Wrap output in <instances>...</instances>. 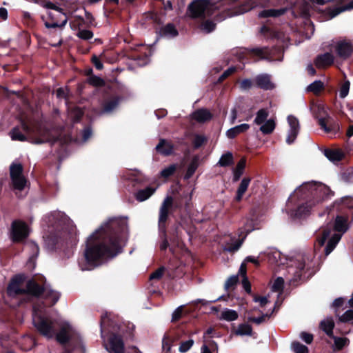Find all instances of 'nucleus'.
Listing matches in <instances>:
<instances>
[{"label": "nucleus", "instance_id": "obj_9", "mask_svg": "<svg viewBox=\"0 0 353 353\" xmlns=\"http://www.w3.org/2000/svg\"><path fill=\"white\" fill-rule=\"evenodd\" d=\"M304 268L305 263L301 256H299L296 259L287 260L286 269L288 279L290 282H295L299 280L304 271Z\"/></svg>", "mask_w": 353, "mask_h": 353}, {"label": "nucleus", "instance_id": "obj_24", "mask_svg": "<svg viewBox=\"0 0 353 353\" xmlns=\"http://www.w3.org/2000/svg\"><path fill=\"white\" fill-rule=\"evenodd\" d=\"M249 128L250 125L248 124L243 123L229 129L226 132V136L229 139H234L238 134L246 132Z\"/></svg>", "mask_w": 353, "mask_h": 353}, {"label": "nucleus", "instance_id": "obj_58", "mask_svg": "<svg viewBox=\"0 0 353 353\" xmlns=\"http://www.w3.org/2000/svg\"><path fill=\"white\" fill-rule=\"evenodd\" d=\"M252 86V81L249 79H243L240 83V88L243 90H248Z\"/></svg>", "mask_w": 353, "mask_h": 353}, {"label": "nucleus", "instance_id": "obj_38", "mask_svg": "<svg viewBox=\"0 0 353 353\" xmlns=\"http://www.w3.org/2000/svg\"><path fill=\"white\" fill-rule=\"evenodd\" d=\"M232 163L233 155L231 152H229L223 154L218 162V164L221 167H226L232 165Z\"/></svg>", "mask_w": 353, "mask_h": 353}, {"label": "nucleus", "instance_id": "obj_56", "mask_svg": "<svg viewBox=\"0 0 353 353\" xmlns=\"http://www.w3.org/2000/svg\"><path fill=\"white\" fill-rule=\"evenodd\" d=\"M340 320L343 322H347L353 320V310H349L346 311L341 317Z\"/></svg>", "mask_w": 353, "mask_h": 353}, {"label": "nucleus", "instance_id": "obj_46", "mask_svg": "<svg viewBox=\"0 0 353 353\" xmlns=\"http://www.w3.org/2000/svg\"><path fill=\"white\" fill-rule=\"evenodd\" d=\"M206 141L205 136L196 134L194 136L192 143L195 148L201 147Z\"/></svg>", "mask_w": 353, "mask_h": 353}, {"label": "nucleus", "instance_id": "obj_31", "mask_svg": "<svg viewBox=\"0 0 353 353\" xmlns=\"http://www.w3.org/2000/svg\"><path fill=\"white\" fill-rule=\"evenodd\" d=\"M334 323L332 318H327L321 322V328L330 336L333 334Z\"/></svg>", "mask_w": 353, "mask_h": 353}, {"label": "nucleus", "instance_id": "obj_13", "mask_svg": "<svg viewBox=\"0 0 353 353\" xmlns=\"http://www.w3.org/2000/svg\"><path fill=\"white\" fill-rule=\"evenodd\" d=\"M332 46L338 56L343 59L348 58L353 52L352 44L345 39L332 41Z\"/></svg>", "mask_w": 353, "mask_h": 353}, {"label": "nucleus", "instance_id": "obj_60", "mask_svg": "<svg viewBox=\"0 0 353 353\" xmlns=\"http://www.w3.org/2000/svg\"><path fill=\"white\" fill-rule=\"evenodd\" d=\"M301 338L303 341H304L306 343L310 344L313 341L312 334L307 332H302L301 334Z\"/></svg>", "mask_w": 353, "mask_h": 353}, {"label": "nucleus", "instance_id": "obj_44", "mask_svg": "<svg viewBox=\"0 0 353 353\" xmlns=\"http://www.w3.org/2000/svg\"><path fill=\"white\" fill-rule=\"evenodd\" d=\"M83 114V112L81 108H75L70 112L69 115L72 120L77 121L82 117Z\"/></svg>", "mask_w": 353, "mask_h": 353}, {"label": "nucleus", "instance_id": "obj_5", "mask_svg": "<svg viewBox=\"0 0 353 353\" xmlns=\"http://www.w3.org/2000/svg\"><path fill=\"white\" fill-rule=\"evenodd\" d=\"M10 137L13 141H24L27 140V136H29L34 143H43L54 140L51 136V132L48 130L41 128L34 129L29 126L25 122H22L21 128H14L10 132Z\"/></svg>", "mask_w": 353, "mask_h": 353}, {"label": "nucleus", "instance_id": "obj_30", "mask_svg": "<svg viewBox=\"0 0 353 353\" xmlns=\"http://www.w3.org/2000/svg\"><path fill=\"white\" fill-rule=\"evenodd\" d=\"M246 160L243 158L237 163L236 168L233 170V181H237L240 179L245 168Z\"/></svg>", "mask_w": 353, "mask_h": 353}, {"label": "nucleus", "instance_id": "obj_49", "mask_svg": "<svg viewBox=\"0 0 353 353\" xmlns=\"http://www.w3.org/2000/svg\"><path fill=\"white\" fill-rule=\"evenodd\" d=\"M270 315V314H269V312H267L265 314H263L259 317H249L248 320L249 321L255 323L256 324H260L264 322L266 320V319L269 318Z\"/></svg>", "mask_w": 353, "mask_h": 353}, {"label": "nucleus", "instance_id": "obj_26", "mask_svg": "<svg viewBox=\"0 0 353 353\" xmlns=\"http://www.w3.org/2000/svg\"><path fill=\"white\" fill-rule=\"evenodd\" d=\"M156 150L158 152L162 154L169 155L172 152L173 145L171 143L164 139H161L156 146Z\"/></svg>", "mask_w": 353, "mask_h": 353}, {"label": "nucleus", "instance_id": "obj_18", "mask_svg": "<svg viewBox=\"0 0 353 353\" xmlns=\"http://www.w3.org/2000/svg\"><path fill=\"white\" fill-rule=\"evenodd\" d=\"M321 128L327 134H336L339 131V125L330 117L319 119Z\"/></svg>", "mask_w": 353, "mask_h": 353}, {"label": "nucleus", "instance_id": "obj_35", "mask_svg": "<svg viewBox=\"0 0 353 353\" xmlns=\"http://www.w3.org/2000/svg\"><path fill=\"white\" fill-rule=\"evenodd\" d=\"M324 88V83L320 81H314L313 83H310L307 88V91L311 92L314 94H319Z\"/></svg>", "mask_w": 353, "mask_h": 353}, {"label": "nucleus", "instance_id": "obj_55", "mask_svg": "<svg viewBox=\"0 0 353 353\" xmlns=\"http://www.w3.org/2000/svg\"><path fill=\"white\" fill-rule=\"evenodd\" d=\"M163 272H164V268H163V267L159 268L155 272H154L153 273H152L150 274V279H151V280L160 279L162 277Z\"/></svg>", "mask_w": 353, "mask_h": 353}, {"label": "nucleus", "instance_id": "obj_27", "mask_svg": "<svg viewBox=\"0 0 353 353\" xmlns=\"http://www.w3.org/2000/svg\"><path fill=\"white\" fill-rule=\"evenodd\" d=\"M250 181L251 179L249 177H244L241 180L236 191V200L237 201H240L242 199L243 196L248 188Z\"/></svg>", "mask_w": 353, "mask_h": 353}, {"label": "nucleus", "instance_id": "obj_16", "mask_svg": "<svg viewBox=\"0 0 353 353\" xmlns=\"http://www.w3.org/2000/svg\"><path fill=\"white\" fill-rule=\"evenodd\" d=\"M173 203V199L171 196H168L161 204L159 210V226L160 229H164L165 226V222L168 217L169 210L172 207Z\"/></svg>", "mask_w": 353, "mask_h": 353}, {"label": "nucleus", "instance_id": "obj_32", "mask_svg": "<svg viewBox=\"0 0 353 353\" xmlns=\"http://www.w3.org/2000/svg\"><path fill=\"white\" fill-rule=\"evenodd\" d=\"M325 155L331 161L336 162L342 159L343 153L340 150H326Z\"/></svg>", "mask_w": 353, "mask_h": 353}, {"label": "nucleus", "instance_id": "obj_57", "mask_svg": "<svg viewBox=\"0 0 353 353\" xmlns=\"http://www.w3.org/2000/svg\"><path fill=\"white\" fill-rule=\"evenodd\" d=\"M164 32L166 34L170 36H176L177 34V30L174 28V26L172 24H168L165 27Z\"/></svg>", "mask_w": 353, "mask_h": 353}, {"label": "nucleus", "instance_id": "obj_11", "mask_svg": "<svg viewBox=\"0 0 353 353\" xmlns=\"http://www.w3.org/2000/svg\"><path fill=\"white\" fill-rule=\"evenodd\" d=\"M10 176L14 189L22 190L26 183L23 172V166L21 163H12L10 168Z\"/></svg>", "mask_w": 353, "mask_h": 353}, {"label": "nucleus", "instance_id": "obj_7", "mask_svg": "<svg viewBox=\"0 0 353 353\" xmlns=\"http://www.w3.org/2000/svg\"><path fill=\"white\" fill-rule=\"evenodd\" d=\"M43 7L49 9L48 17L49 20H45V26L48 28H63L68 21V17L62 11V9L58 8L53 3L47 2L43 4Z\"/></svg>", "mask_w": 353, "mask_h": 353}, {"label": "nucleus", "instance_id": "obj_59", "mask_svg": "<svg viewBox=\"0 0 353 353\" xmlns=\"http://www.w3.org/2000/svg\"><path fill=\"white\" fill-rule=\"evenodd\" d=\"M235 70H236V68H234V67H231V68H228L221 74V76L219 77V81H221L224 80L225 78H227L228 77L231 75L232 73H234Z\"/></svg>", "mask_w": 353, "mask_h": 353}, {"label": "nucleus", "instance_id": "obj_47", "mask_svg": "<svg viewBox=\"0 0 353 353\" xmlns=\"http://www.w3.org/2000/svg\"><path fill=\"white\" fill-rule=\"evenodd\" d=\"M77 36L81 39L88 40L93 37V33L88 30H79Z\"/></svg>", "mask_w": 353, "mask_h": 353}, {"label": "nucleus", "instance_id": "obj_6", "mask_svg": "<svg viewBox=\"0 0 353 353\" xmlns=\"http://www.w3.org/2000/svg\"><path fill=\"white\" fill-rule=\"evenodd\" d=\"M23 281V276L18 275L14 276L9 285L7 292L9 296H14L21 294H29L34 296H39L43 292L42 288L33 281H29L26 283V288H21Z\"/></svg>", "mask_w": 353, "mask_h": 353}, {"label": "nucleus", "instance_id": "obj_61", "mask_svg": "<svg viewBox=\"0 0 353 353\" xmlns=\"http://www.w3.org/2000/svg\"><path fill=\"white\" fill-rule=\"evenodd\" d=\"M162 348L163 351L169 352L171 349L170 341L168 338L164 337L162 340Z\"/></svg>", "mask_w": 353, "mask_h": 353}, {"label": "nucleus", "instance_id": "obj_36", "mask_svg": "<svg viewBox=\"0 0 353 353\" xmlns=\"http://www.w3.org/2000/svg\"><path fill=\"white\" fill-rule=\"evenodd\" d=\"M252 54L258 57L259 59H268L270 56L269 49L267 48H257L250 50Z\"/></svg>", "mask_w": 353, "mask_h": 353}, {"label": "nucleus", "instance_id": "obj_19", "mask_svg": "<svg viewBox=\"0 0 353 353\" xmlns=\"http://www.w3.org/2000/svg\"><path fill=\"white\" fill-rule=\"evenodd\" d=\"M265 254L268 256L269 263L272 265H276L278 266L281 265H284L285 263L283 262V260H288L284 256H282L281 253L276 248H268L265 252Z\"/></svg>", "mask_w": 353, "mask_h": 353}, {"label": "nucleus", "instance_id": "obj_41", "mask_svg": "<svg viewBox=\"0 0 353 353\" xmlns=\"http://www.w3.org/2000/svg\"><path fill=\"white\" fill-rule=\"evenodd\" d=\"M176 169V165L174 164L170 165L167 168H165L161 172V176L163 178H168L172 175Z\"/></svg>", "mask_w": 353, "mask_h": 353}, {"label": "nucleus", "instance_id": "obj_29", "mask_svg": "<svg viewBox=\"0 0 353 353\" xmlns=\"http://www.w3.org/2000/svg\"><path fill=\"white\" fill-rule=\"evenodd\" d=\"M155 190V188L148 187L145 189L139 190L136 193L135 197L139 201H144L150 197Z\"/></svg>", "mask_w": 353, "mask_h": 353}, {"label": "nucleus", "instance_id": "obj_40", "mask_svg": "<svg viewBox=\"0 0 353 353\" xmlns=\"http://www.w3.org/2000/svg\"><path fill=\"white\" fill-rule=\"evenodd\" d=\"M350 83L348 81H345L341 85L339 94L341 99H344L347 96L350 90Z\"/></svg>", "mask_w": 353, "mask_h": 353}, {"label": "nucleus", "instance_id": "obj_42", "mask_svg": "<svg viewBox=\"0 0 353 353\" xmlns=\"http://www.w3.org/2000/svg\"><path fill=\"white\" fill-rule=\"evenodd\" d=\"M194 341L192 339H189L185 341H183L181 343L179 350L181 353H185L188 352L193 345Z\"/></svg>", "mask_w": 353, "mask_h": 353}, {"label": "nucleus", "instance_id": "obj_23", "mask_svg": "<svg viewBox=\"0 0 353 353\" xmlns=\"http://www.w3.org/2000/svg\"><path fill=\"white\" fill-rule=\"evenodd\" d=\"M286 11V8L264 10L260 12L258 16L259 18L278 17L284 14Z\"/></svg>", "mask_w": 353, "mask_h": 353}, {"label": "nucleus", "instance_id": "obj_1", "mask_svg": "<svg viewBox=\"0 0 353 353\" xmlns=\"http://www.w3.org/2000/svg\"><path fill=\"white\" fill-rule=\"evenodd\" d=\"M128 223L124 219L112 218L88 239L85 258L93 264L102 258L113 257L125 244Z\"/></svg>", "mask_w": 353, "mask_h": 353}, {"label": "nucleus", "instance_id": "obj_43", "mask_svg": "<svg viewBox=\"0 0 353 353\" xmlns=\"http://www.w3.org/2000/svg\"><path fill=\"white\" fill-rule=\"evenodd\" d=\"M292 346L296 353H308L307 347L299 342L292 343Z\"/></svg>", "mask_w": 353, "mask_h": 353}, {"label": "nucleus", "instance_id": "obj_20", "mask_svg": "<svg viewBox=\"0 0 353 353\" xmlns=\"http://www.w3.org/2000/svg\"><path fill=\"white\" fill-rule=\"evenodd\" d=\"M334 59V56L332 54L327 52L323 54L319 55L314 61V64L317 68H326L333 63Z\"/></svg>", "mask_w": 353, "mask_h": 353}, {"label": "nucleus", "instance_id": "obj_52", "mask_svg": "<svg viewBox=\"0 0 353 353\" xmlns=\"http://www.w3.org/2000/svg\"><path fill=\"white\" fill-rule=\"evenodd\" d=\"M239 281V278L237 276H230L227 281L225 282V287L227 290L232 288L234 285H235Z\"/></svg>", "mask_w": 353, "mask_h": 353}, {"label": "nucleus", "instance_id": "obj_51", "mask_svg": "<svg viewBox=\"0 0 353 353\" xmlns=\"http://www.w3.org/2000/svg\"><path fill=\"white\" fill-rule=\"evenodd\" d=\"M197 168V163L196 161H193L190 165L188 166L187 172L185 174V178L189 179L192 176V175L194 173Z\"/></svg>", "mask_w": 353, "mask_h": 353}, {"label": "nucleus", "instance_id": "obj_22", "mask_svg": "<svg viewBox=\"0 0 353 353\" xmlns=\"http://www.w3.org/2000/svg\"><path fill=\"white\" fill-rule=\"evenodd\" d=\"M192 117L199 123H204L211 119L212 114L207 109H199L192 113Z\"/></svg>", "mask_w": 353, "mask_h": 353}, {"label": "nucleus", "instance_id": "obj_2", "mask_svg": "<svg viewBox=\"0 0 353 353\" xmlns=\"http://www.w3.org/2000/svg\"><path fill=\"white\" fill-rule=\"evenodd\" d=\"M331 191L326 185L316 182H306L301 185L290 196L289 200L295 197L305 200V203L299 205L294 213L297 217L307 215L316 205L321 203L330 194Z\"/></svg>", "mask_w": 353, "mask_h": 353}, {"label": "nucleus", "instance_id": "obj_34", "mask_svg": "<svg viewBox=\"0 0 353 353\" xmlns=\"http://www.w3.org/2000/svg\"><path fill=\"white\" fill-rule=\"evenodd\" d=\"M234 332L238 336H250L252 333V328L250 325L243 323L240 324Z\"/></svg>", "mask_w": 353, "mask_h": 353}, {"label": "nucleus", "instance_id": "obj_63", "mask_svg": "<svg viewBox=\"0 0 353 353\" xmlns=\"http://www.w3.org/2000/svg\"><path fill=\"white\" fill-rule=\"evenodd\" d=\"M92 62L98 70H101L103 67V63L96 55L92 56Z\"/></svg>", "mask_w": 353, "mask_h": 353}, {"label": "nucleus", "instance_id": "obj_12", "mask_svg": "<svg viewBox=\"0 0 353 353\" xmlns=\"http://www.w3.org/2000/svg\"><path fill=\"white\" fill-rule=\"evenodd\" d=\"M30 232L26 223L21 221H14L12 223L11 239L14 242H19L26 239Z\"/></svg>", "mask_w": 353, "mask_h": 353}, {"label": "nucleus", "instance_id": "obj_54", "mask_svg": "<svg viewBox=\"0 0 353 353\" xmlns=\"http://www.w3.org/2000/svg\"><path fill=\"white\" fill-rule=\"evenodd\" d=\"M347 343V339L343 337H334V344L338 349L343 348Z\"/></svg>", "mask_w": 353, "mask_h": 353}, {"label": "nucleus", "instance_id": "obj_3", "mask_svg": "<svg viewBox=\"0 0 353 353\" xmlns=\"http://www.w3.org/2000/svg\"><path fill=\"white\" fill-rule=\"evenodd\" d=\"M33 323L41 334L48 339L56 336L57 341L61 344L68 341L72 331L71 326L66 322L51 321L41 317L36 307H34L33 310Z\"/></svg>", "mask_w": 353, "mask_h": 353}, {"label": "nucleus", "instance_id": "obj_14", "mask_svg": "<svg viewBox=\"0 0 353 353\" xmlns=\"http://www.w3.org/2000/svg\"><path fill=\"white\" fill-rule=\"evenodd\" d=\"M104 345L109 353L124 352V343L119 336H111L107 342L104 341Z\"/></svg>", "mask_w": 353, "mask_h": 353}, {"label": "nucleus", "instance_id": "obj_21", "mask_svg": "<svg viewBox=\"0 0 353 353\" xmlns=\"http://www.w3.org/2000/svg\"><path fill=\"white\" fill-rule=\"evenodd\" d=\"M255 83L257 87L263 90H272L274 88V84L268 74H260L256 77Z\"/></svg>", "mask_w": 353, "mask_h": 353}, {"label": "nucleus", "instance_id": "obj_33", "mask_svg": "<svg viewBox=\"0 0 353 353\" xmlns=\"http://www.w3.org/2000/svg\"><path fill=\"white\" fill-rule=\"evenodd\" d=\"M276 127L275 120L274 119H270L261 124L260 130L264 134H271Z\"/></svg>", "mask_w": 353, "mask_h": 353}, {"label": "nucleus", "instance_id": "obj_15", "mask_svg": "<svg viewBox=\"0 0 353 353\" xmlns=\"http://www.w3.org/2000/svg\"><path fill=\"white\" fill-rule=\"evenodd\" d=\"M258 6H259V3L254 0H248L238 8H235L232 10L227 11L226 15L224 17L219 19L218 20L221 21L225 19L226 17H231L238 14H243Z\"/></svg>", "mask_w": 353, "mask_h": 353}, {"label": "nucleus", "instance_id": "obj_25", "mask_svg": "<svg viewBox=\"0 0 353 353\" xmlns=\"http://www.w3.org/2000/svg\"><path fill=\"white\" fill-rule=\"evenodd\" d=\"M126 179L130 180L136 183H142L146 181L145 176L139 170H129L126 176Z\"/></svg>", "mask_w": 353, "mask_h": 353}, {"label": "nucleus", "instance_id": "obj_62", "mask_svg": "<svg viewBox=\"0 0 353 353\" xmlns=\"http://www.w3.org/2000/svg\"><path fill=\"white\" fill-rule=\"evenodd\" d=\"M254 301L259 303L261 307H264L269 302L266 296L254 297Z\"/></svg>", "mask_w": 353, "mask_h": 353}, {"label": "nucleus", "instance_id": "obj_48", "mask_svg": "<svg viewBox=\"0 0 353 353\" xmlns=\"http://www.w3.org/2000/svg\"><path fill=\"white\" fill-rule=\"evenodd\" d=\"M215 23L211 21H205L201 24V29L207 33L213 31L215 28Z\"/></svg>", "mask_w": 353, "mask_h": 353}, {"label": "nucleus", "instance_id": "obj_4", "mask_svg": "<svg viewBox=\"0 0 353 353\" xmlns=\"http://www.w3.org/2000/svg\"><path fill=\"white\" fill-rule=\"evenodd\" d=\"M348 228L347 219L343 216H337L333 223H329L326 228L322 229L317 237V243L319 247H322L327 240L325 248L326 256L333 251Z\"/></svg>", "mask_w": 353, "mask_h": 353}, {"label": "nucleus", "instance_id": "obj_50", "mask_svg": "<svg viewBox=\"0 0 353 353\" xmlns=\"http://www.w3.org/2000/svg\"><path fill=\"white\" fill-rule=\"evenodd\" d=\"M283 283L284 281L283 278H277L272 285V290L276 292H280L283 289Z\"/></svg>", "mask_w": 353, "mask_h": 353}, {"label": "nucleus", "instance_id": "obj_8", "mask_svg": "<svg viewBox=\"0 0 353 353\" xmlns=\"http://www.w3.org/2000/svg\"><path fill=\"white\" fill-rule=\"evenodd\" d=\"M214 5L210 0H194L188 7L187 14L192 19L205 18L214 13Z\"/></svg>", "mask_w": 353, "mask_h": 353}, {"label": "nucleus", "instance_id": "obj_53", "mask_svg": "<svg viewBox=\"0 0 353 353\" xmlns=\"http://www.w3.org/2000/svg\"><path fill=\"white\" fill-rule=\"evenodd\" d=\"M183 310V306L178 307L172 313V321H176L181 319Z\"/></svg>", "mask_w": 353, "mask_h": 353}, {"label": "nucleus", "instance_id": "obj_64", "mask_svg": "<svg viewBox=\"0 0 353 353\" xmlns=\"http://www.w3.org/2000/svg\"><path fill=\"white\" fill-rule=\"evenodd\" d=\"M57 97L59 99H65L67 95V90L64 88H59L56 92Z\"/></svg>", "mask_w": 353, "mask_h": 353}, {"label": "nucleus", "instance_id": "obj_17", "mask_svg": "<svg viewBox=\"0 0 353 353\" xmlns=\"http://www.w3.org/2000/svg\"><path fill=\"white\" fill-rule=\"evenodd\" d=\"M288 121L290 125V130L288 131L286 142L288 144H291L295 141L299 134L300 129L299 122L295 117L292 115L288 116Z\"/></svg>", "mask_w": 353, "mask_h": 353}, {"label": "nucleus", "instance_id": "obj_10", "mask_svg": "<svg viewBox=\"0 0 353 353\" xmlns=\"http://www.w3.org/2000/svg\"><path fill=\"white\" fill-rule=\"evenodd\" d=\"M253 230L252 222L247 221L243 228L239 229V236L241 237V239L236 240L232 243H226L223 250L229 252H234L237 251L241 246L247 234Z\"/></svg>", "mask_w": 353, "mask_h": 353}, {"label": "nucleus", "instance_id": "obj_39", "mask_svg": "<svg viewBox=\"0 0 353 353\" xmlns=\"http://www.w3.org/2000/svg\"><path fill=\"white\" fill-rule=\"evenodd\" d=\"M119 100L118 98H114L108 101L103 106L104 112H110L114 110L119 105Z\"/></svg>", "mask_w": 353, "mask_h": 353}, {"label": "nucleus", "instance_id": "obj_45", "mask_svg": "<svg viewBox=\"0 0 353 353\" xmlns=\"http://www.w3.org/2000/svg\"><path fill=\"white\" fill-rule=\"evenodd\" d=\"M88 82L94 86H102L104 84V81L99 77L91 76L88 79Z\"/></svg>", "mask_w": 353, "mask_h": 353}, {"label": "nucleus", "instance_id": "obj_37", "mask_svg": "<svg viewBox=\"0 0 353 353\" xmlns=\"http://www.w3.org/2000/svg\"><path fill=\"white\" fill-rule=\"evenodd\" d=\"M269 115L268 111L265 109L259 110L256 114V117L254 120V123L256 125H261L267 120Z\"/></svg>", "mask_w": 353, "mask_h": 353}, {"label": "nucleus", "instance_id": "obj_28", "mask_svg": "<svg viewBox=\"0 0 353 353\" xmlns=\"http://www.w3.org/2000/svg\"><path fill=\"white\" fill-rule=\"evenodd\" d=\"M238 312L234 310L225 308L220 313L219 319L226 321H233L238 319Z\"/></svg>", "mask_w": 353, "mask_h": 353}]
</instances>
